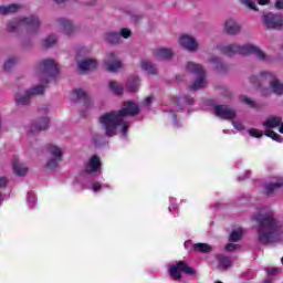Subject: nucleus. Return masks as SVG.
<instances>
[{"label": "nucleus", "mask_w": 283, "mask_h": 283, "mask_svg": "<svg viewBox=\"0 0 283 283\" xmlns=\"http://www.w3.org/2000/svg\"><path fill=\"white\" fill-rule=\"evenodd\" d=\"M253 230L256 233V240L260 244H280L283 242V221L275 218L271 210H260L258 214L252 216Z\"/></svg>", "instance_id": "f257e3e1"}, {"label": "nucleus", "mask_w": 283, "mask_h": 283, "mask_svg": "<svg viewBox=\"0 0 283 283\" xmlns=\"http://www.w3.org/2000/svg\"><path fill=\"white\" fill-rule=\"evenodd\" d=\"M138 114H140V107L136 102L129 101L122 109L111 111L102 115L99 123L108 138H113L118 132H120L122 138H127V129H129L132 123L125 118H127V116H138Z\"/></svg>", "instance_id": "f03ea898"}, {"label": "nucleus", "mask_w": 283, "mask_h": 283, "mask_svg": "<svg viewBox=\"0 0 283 283\" xmlns=\"http://www.w3.org/2000/svg\"><path fill=\"white\" fill-rule=\"evenodd\" d=\"M102 167L101 157L93 155L84 164V171L75 179V185H82V189H91L93 193H99L104 189H112L109 184L96 181V178L103 174Z\"/></svg>", "instance_id": "7ed1b4c3"}, {"label": "nucleus", "mask_w": 283, "mask_h": 283, "mask_svg": "<svg viewBox=\"0 0 283 283\" xmlns=\"http://www.w3.org/2000/svg\"><path fill=\"white\" fill-rule=\"evenodd\" d=\"M218 50L222 54H226V56H233L234 54H243L244 56L249 54H254L259 61H269V57L260 48L252 45V44H244V45H238V44H218Z\"/></svg>", "instance_id": "20e7f679"}, {"label": "nucleus", "mask_w": 283, "mask_h": 283, "mask_svg": "<svg viewBox=\"0 0 283 283\" xmlns=\"http://www.w3.org/2000/svg\"><path fill=\"white\" fill-rule=\"evenodd\" d=\"M191 105H193V98L191 96H182L179 98L172 97L170 98V106H165L163 109L167 112L168 116L171 118L174 127L180 129L182 125L178 123V115L176 114V109H185V107Z\"/></svg>", "instance_id": "39448f33"}, {"label": "nucleus", "mask_w": 283, "mask_h": 283, "mask_svg": "<svg viewBox=\"0 0 283 283\" xmlns=\"http://www.w3.org/2000/svg\"><path fill=\"white\" fill-rule=\"evenodd\" d=\"M21 28H25V30L34 34L39 32V28H41V21L39 18L31 15L30 18H17L10 21L7 25L8 32H17V30H21Z\"/></svg>", "instance_id": "423d86ee"}, {"label": "nucleus", "mask_w": 283, "mask_h": 283, "mask_svg": "<svg viewBox=\"0 0 283 283\" xmlns=\"http://www.w3.org/2000/svg\"><path fill=\"white\" fill-rule=\"evenodd\" d=\"M186 70L197 76V80L190 85V92H197V90H202V87H207V71L200 64H196L193 62H188L186 65Z\"/></svg>", "instance_id": "0eeeda50"}, {"label": "nucleus", "mask_w": 283, "mask_h": 283, "mask_svg": "<svg viewBox=\"0 0 283 283\" xmlns=\"http://www.w3.org/2000/svg\"><path fill=\"white\" fill-rule=\"evenodd\" d=\"M263 127H265V136L272 138L276 143H283V137L277 133L273 132L275 127H279L280 134H283V123L282 117L280 116H270L265 122L262 123Z\"/></svg>", "instance_id": "6e6552de"}, {"label": "nucleus", "mask_w": 283, "mask_h": 283, "mask_svg": "<svg viewBox=\"0 0 283 283\" xmlns=\"http://www.w3.org/2000/svg\"><path fill=\"white\" fill-rule=\"evenodd\" d=\"M41 72V83H50L52 78L59 76V64L52 59H46L42 61L39 65Z\"/></svg>", "instance_id": "1a4fd4ad"}, {"label": "nucleus", "mask_w": 283, "mask_h": 283, "mask_svg": "<svg viewBox=\"0 0 283 283\" xmlns=\"http://www.w3.org/2000/svg\"><path fill=\"white\" fill-rule=\"evenodd\" d=\"M45 92V87L43 85H36L27 90L24 94H17L15 95V103L17 105H30V97L31 96H40Z\"/></svg>", "instance_id": "9d476101"}, {"label": "nucleus", "mask_w": 283, "mask_h": 283, "mask_svg": "<svg viewBox=\"0 0 283 283\" xmlns=\"http://www.w3.org/2000/svg\"><path fill=\"white\" fill-rule=\"evenodd\" d=\"M170 277L175 280H181L182 275L180 273H186L187 275H193L195 271L189 268L186 262L180 261L177 264L169 265L168 268Z\"/></svg>", "instance_id": "9b49d317"}, {"label": "nucleus", "mask_w": 283, "mask_h": 283, "mask_svg": "<svg viewBox=\"0 0 283 283\" xmlns=\"http://www.w3.org/2000/svg\"><path fill=\"white\" fill-rule=\"evenodd\" d=\"M263 24L270 30H280L283 25L282 14L269 12L262 18Z\"/></svg>", "instance_id": "f8f14e48"}, {"label": "nucleus", "mask_w": 283, "mask_h": 283, "mask_svg": "<svg viewBox=\"0 0 283 283\" xmlns=\"http://www.w3.org/2000/svg\"><path fill=\"white\" fill-rule=\"evenodd\" d=\"M48 151L51 158L46 163V168L51 170L56 169V167H59V163L63 160V151L61 150V148L54 145H49Z\"/></svg>", "instance_id": "ddd939ff"}, {"label": "nucleus", "mask_w": 283, "mask_h": 283, "mask_svg": "<svg viewBox=\"0 0 283 283\" xmlns=\"http://www.w3.org/2000/svg\"><path fill=\"white\" fill-rule=\"evenodd\" d=\"M260 77L264 78L265 81H269L270 87L274 94H277L279 96H282L283 94V84L280 83V80L275 77V74L271 72H261Z\"/></svg>", "instance_id": "4468645a"}, {"label": "nucleus", "mask_w": 283, "mask_h": 283, "mask_svg": "<svg viewBox=\"0 0 283 283\" xmlns=\"http://www.w3.org/2000/svg\"><path fill=\"white\" fill-rule=\"evenodd\" d=\"M72 101L73 103H78V101H82L84 103V107L86 109H92V106L94 103L92 102V98L83 88H75L72 93Z\"/></svg>", "instance_id": "2eb2a0df"}, {"label": "nucleus", "mask_w": 283, "mask_h": 283, "mask_svg": "<svg viewBox=\"0 0 283 283\" xmlns=\"http://www.w3.org/2000/svg\"><path fill=\"white\" fill-rule=\"evenodd\" d=\"M214 114L223 120H233V118H235V109L228 105H217L214 107Z\"/></svg>", "instance_id": "dca6fc26"}, {"label": "nucleus", "mask_w": 283, "mask_h": 283, "mask_svg": "<svg viewBox=\"0 0 283 283\" xmlns=\"http://www.w3.org/2000/svg\"><path fill=\"white\" fill-rule=\"evenodd\" d=\"M104 64L106 70L112 73L118 72L120 67H123V63L120 60L116 59V54H114V52L107 54L106 59L104 60Z\"/></svg>", "instance_id": "f3484780"}, {"label": "nucleus", "mask_w": 283, "mask_h": 283, "mask_svg": "<svg viewBox=\"0 0 283 283\" xmlns=\"http://www.w3.org/2000/svg\"><path fill=\"white\" fill-rule=\"evenodd\" d=\"M120 36H123V39H129V36H132V31L127 28H124L120 30V33L108 32L106 33L105 39L107 43H118L120 41Z\"/></svg>", "instance_id": "a211bd4d"}, {"label": "nucleus", "mask_w": 283, "mask_h": 283, "mask_svg": "<svg viewBox=\"0 0 283 283\" xmlns=\"http://www.w3.org/2000/svg\"><path fill=\"white\" fill-rule=\"evenodd\" d=\"M179 44L181 48H185V50H188L189 52L198 50V42H196V39L189 35H181L179 38Z\"/></svg>", "instance_id": "6ab92c4d"}, {"label": "nucleus", "mask_w": 283, "mask_h": 283, "mask_svg": "<svg viewBox=\"0 0 283 283\" xmlns=\"http://www.w3.org/2000/svg\"><path fill=\"white\" fill-rule=\"evenodd\" d=\"M48 127H50V118H41L38 122L31 124L29 127V134H34V132H44V129H48Z\"/></svg>", "instance_id": "aec40b11"}, {"label": "nucleus", "mask_w": 283, "mask_h": 283, "mask_svg": "<svg viewBox=\"0 0 283 283\" xmlns=\"http://www.w3.org/2000/svg\"><path fill=\"white\" fill-rule=\"evenodd\" d=\"M240 30H242V27L238 21H235V19L230 18L226 21V32L228 34H238Z\"/></svg>", "instance_id": "412c9836"}, {"label": "nucleus", "mask_w": 283, "mask_h": 283, "mask_svg": "<svg viewBox=\"0 0 283 283\" xmlns=\"http://www.w3.org/2000/svg\"><path fill=\"white\" fill-rule=\"evenodd\" d=\"M78 70L80 72H90L92 70H96L98 63L96 62V60H83L81 62H78Z\"/></svg>", "instance_id": "4be33fe9"}, {"label": "nucleus", "mask_w": 283, "mask_h": 283, "mask_svg": "<svg viewBox=\"0 0 283 283\" xmlns=\"http://www.w3.org/2000/svg\"><path fill=\"white\" fill-rule=\"evenodd\" d=\"M282 187H283V181H282V179H279L274 184H265L263 187V191H264L265 196H273V193H275V191H277V189H282Z\"/></svg>", "instance_id": "5701e85b"}, {"label": "nucleus", "mask_w": 283, "mask_h": 283, "mask_svg": "<svg viewBox=\"0 0 283 283\" xmlns=\"http://www.w3.org/2000/svg\"><path fill=\"white\" fill-rule=\"evenodd\" d=\"M155 56L158 61H169L174 56V52L171 49H157L155 52Z\"/></svg>", "instance_id": "b1692460"}, {"label": "nucleus", "mask_w": 283, "mask_h": 283, "mask_svg": "<svg viewBox=\"0 0 283 283\" xmlns=\"http://www.w3.org/2000/svg\"><path fill=\"white\" fill-rule=\"evenodd\" d=\"M12 167L15 176H25V174H28V167H24L23 164L19 163L17 157L12 160Z\"/></svg>", "instance_id": "393cba45"}, {"label": "nucleus", "mask_w": 283, "mask_h": 283, "mask_svg": "<svg viewBox=\"0 0 283 283\" xmlns=\"http://www.w3.org/2000/svg\"><path fill=\"white\" fill-rule=\"evenodd\" d=\"M59 23H60V25L62 28V32L64 34H69L70 35V34H72L74 32V25L72 24V21H70V20H67L65 18H61L59 20Z\"/></svg>", "instance_id": "a878e982"}, {"label": "nucleus", "mask_w": 283, "mask_h": 283, "mask_svg": "<svg viewBox=\"0 0 283 283\" xmlns=\"http://www.w3.org/2000/svg\"><path fill=\"white\" fill-rule=\"evenodd\" d=\"M140 86V77L134 75L132 76L127 84H126V90L128 92H138V87Z\"/></svg>", "instance_id": "bb28decb"}, {"label": "nucleus", "mask_w": 283, "mask_h": 283, "mask_svg": "<svg viewBox=\"0 0 283 283\" xmlns=\"http://www.w3.org/2000/svg\"><path fill=\"white\" fill-rule=\"evenodd\" d=\"M142 70L148 74H158V69L147 60H142Z\"/></svg>", "instance_id": "cd10ccee"}, {"label": "nucleus", "mask_w": 283, "mask_h": 283, "mask_svg": "<svg viewBox=\"0 0 283 283\" xmlns=\"http://www.w3.org/2000/svg\"><path fill=\"white\" fill-rule=\"evenodd\" d=\"M20 8L19 4L0 6V14H14Z\"/></svg>", "instance_id": "c85d7f7f"}, {"label": "nucleus", "mask_w": 283, "mask_h": 283, "mask_svg": "<svg viewBox=\"0 0 283 283\" xmlns=\"http://www.w3.org/2000/svg\"><path fill=\"white\" fill-rule=\"evenodd\" d=\"M193 251H198L199 253H211L213 248L207 243H195L192 245Z\"/></svg>", "instance_id": "c756f323"}, {"label": "nucleus", "mask_w": 283, "mask_h": 283, "mask_svg": "<svg viewBox=\"0 0 283 283\" xmlns=\"http://www.w3.org/2000/svg\"><path fill=\"white\" fill-rule=\"evenodd\" d=\"M218 262L219 269H223V271H227V269L231 268L232 264L231 256L226 255H220Z\"/></svg>", "instance_id": "7c9ffc66"}, {"label": "nucleus", "mask_w": 283, "mask_h": 283, "mask_svg": "<svg viewBox=\"0 0 283 283\" xmlns=\"http://www.w3.org/2000/svg\"><path fill=\"white\" fill-rule=\"evenodd\" d=\"M243 234H244V230H242L241 228H238L230 233L229 240L230 242H240V240H242Z\"/></svg>", "instance_id": "2f4dec72"}, {"label": "nucleus", "mask_w": 283, "mask_h": 283, "mask_svg": "<svg viewBox=\"0 0 283 283\" xmlns=\"http://www.w3.org/2000/svg\"><path fill=\"white\" fill-rule=\"evenodd\" d=\"M169 202L170 205L168 207V211L169 213H172V216H175L176 218V216H178V203H176V198L170 197Z\"/></svg>", "instance_id": "473e14b6"}, {"label": "nucleus", "mask_w": 283, "mask_h": 283, "mask_svg": "<svg viewBox=\"0 0 283 283\" xmlns=\"http://www.w3.org/2000/svg\"><path fill=\"white\" fill-rule=\"evenodd\" d=\"M27 202H28V207H30V209H34V207H36V196L32 191L28 192Z\"/></svg>", "instance_id": "72a5a7b5"}, {"label": "nucleus", "mask_w": 283, "mask_h": 283, "mask_svg": "<svg viewBox=\"0 0 283 283\" xmlns=\"http://www.w3.org/2000/svg\"><path fill=\"white\" fill-rule=\"evenodd\" d=\"M56 35H49L46 39L43 40V48H52V45H56Z\"/></svg>", "instance_id": "f704fd0d"}, {"label": "nucleus", "mask_w": 283, "mask_h": 283, "mask_svg": "<svg viewBox=\"0 0 283 283\" xmlns=\"http://www.w3.org/2000/svg\"><path fill=\"white\" fill-rule=\"evenodd\" d=\"M109 88L117 96H120L123 94V86L116 82H109Z\"/></svg>", "instance_id": "c9c22d12"}, {"label": "nucleus", "mask_w": 283, "mask_h": 283, "mask_svg": "<svg viewBox=\"0 0 283 283\" xmlns=\"http://www.w3.org/2000/svg\"><path fill=\"white\" fill-rule=\"evenodd\" d=\"M210 62L214 65V69L218 70V72H224V65L218 57H212Z\"/></svg>", "instance_id": "e433bc0d"}, {"label": "nucleus", "mask_w": 283, "mask_h": 283, "mask_svg": "<svg viewBox=\"0 0 283 283\" xmlns=\"http://www.w3.org/2000/svg\"><path fill=\"white\" fill-rule=\"evenodd\" d=\"M17 64V59L11 57L4 63V71L10 72Z\"/></svg>", "instance_id": "4c0bfd02"}, {"label": "nucleus", "mask_w": 283, "mask_h": 283, "mask_svg": "<svg viewBox=\"0 0 283 283\" xmlns=\"http://www.w3.org/2000/svg\"><path fill=\"white\" fill-rule=\"evenodd\" d=\"M243 6H247L250 10L258 11V4H255V0H241Z\"/></svg>", "instance_id": "58836bf2"}, {"label": "nucleus", "mask_w": 283, "mask_h": 283, "mask_svg": "<svg viewBox=\"0 0 283 283\" xmlns=\"http://www.w3.org/2000/svg\"><path fill=\"white\" fill-rule=\"evenodd\" d=\"M240 101L241 103H244L245 105H249L250 107H255V102H253L252 99H250L249 97L241 95L240 96Z\"/></svg>", "instance_id": "ea45409f"}, {"label": "nucleus", "mask_w": 283, "mask_h": 283, "mask_svg": "<svg viewBox=\"0 0 283 283\" xmlns=\"http://www.w3.org/2000/svg\"><path fill=\"white\" fill-rule=\"evenodd\" d=\"M250 136H252L253 138H262V132H260V129L258 128H251L249 130Z\"/></svg>", "instance_id": "a19ab883"}, {"label": "nucleus", "mask_w": 283, "mask_h": 283, "mask_svg": "<svg viewBox=\"0 0 283 283\" xmlns=\"http://www.w3.org/2000/svg\"><path fill=\"white\" fill-rule=\"evenodd\" d=\"M232 125L238 132H244V124H242V122L232 120Z\"/></svg>", "instance_id": "79ce46f5"}, {"label": "nucleus", "mask_w": 283, "mask_h": 283, "mask_svg": "<svg viewBox=\"0 0 283 283\" xmlns=\"http://www.w3.org/2000/svg\"><path fill=\"white\" fill-rule=\"evenodd\" d=\"M235 249H238V244L228 243V244L226 245V251H228V252H233V251H235Z\"/></svg>", "instance_id": "37998d69"}, {"label": "nucleus", "mask_w": 283, "mask_h": 283, "mask_svg": "<svg viewBox=\"0 0 283 283\" xmlns=\"http://www.w3.org/2000/svg\"><path fill=\"white\" fill-rule=\"evenodd\" d=\"M184 247L187 249V251H193V243H191L190 240L185 241Z\"/></svg>", "instance_id": "c03bdc74"}, {"label": "nucleus", "mask_w": 283, "mask_h": 283, "mask_svg": "<svg viewBox=\"0 0 283 283\" xmlns=\"http://www.w3.org/2000/svg\"><path fill=\"white\" fill-rule=\"evenodd\" d=\"M251 176V171L247 170L244 176L237 177V180L240 182L242 180H247Z\"/></svg>", "instance_id": "a18cd8bd"}, {"label": "nucleus", "mask_w": 283, "mask_h": 283, "mask_svg": "<svg viewBox=\"0 0 283 283\" xmlns=\"http://www.w3.org/2000/svg\"><path fill=\"white\" fill-rule=\"evenodd\" d=\"M153 101H154V96L146 97L144 101L145 107H149V105H151Z\"/></svg>", "instance_id": "49530a36"}, {"label": "nucleus", "mask_w": 283, "mask_h": 283, "mask_svg": "<svg viewBox=\"0 0 283 283\" xmlns=\"http://www.w3.org/2000/svg\"><path fill=\"white\" fill-rule=\"evenodd\" d=\"M274 8L276 10H283V0H276Z\"/></svg>", "instance_id": "de8ad7c7"}, {"label": "nucleus", "mask_w": 283, "mask_h": 283, "mask_svg": "<svg viewBox=\"0 0 283 283\" xmlns=\"http://www.w3.org/2000/svg\"><path fill=\"white\" fill-rule=\"evenodd\" d=\"M101 140H103L102 136L94 137V145L101 147Z\"/></svg>", "instance_id": "09e8293b"}, {"label": "nucleus", "mask_w": 283, "mask_h": 283, "mask_svg": "<svg viewBox=\"0 0 283 283\" xmlns=\"http://www.w3.org/2000/svg\"><path fill=\"white\" fill-rule=\"evenodd\" d=\"M6 185H8V178L0 177V187H6Z\"/></svg>", "instance_id": "8fccbe9b"}, {"label": "nucleus", "mask_w": 283, "mask_h": 283, "mask_svg": "<svg viewBox=\"0 0 283 283\" xmlns=\"http://www.w3.org/2000/svg\"><path fill=\"white\" fill-rule=\"evenodd\" d=\"M271 0H259V6H269Z\"/></svg>", "instance_id": "3c124183"}, {"label": "nucleus", "mask_w": 283, "mask_h": 283, "mask_svg": "<svg viewBox=\"0 0 283 283\" xmlns=\"http://www.w3.org/2000/svg\"><path fill=\"white\" fill-rule=\"evenodd\" d=\"M275 273H277L276 269H268V274L269 275H275Z\"/></svg>", "instance_id": "603ef678"}, {"label": "nucleus", "mask_w": 283, "mask_h": 283, "mask_svg": "<svg viewBox=\"0 0 283 283\" xmlns=\"http://www.w3.org/2000/svg\"><path fill=\"white\" fill-rule=\"evenodd\" d=\"M250 82L251 83H258V76L253 75L251 78H250Z\"/></svg>", "instance_id": "864d4df0"}, {"label": "nucleus", "mask_w": 283, "mask_h": 283, "mask_svg": "<svg viewBox=\"0 0 283 283\" xmlns=\"http://www.w3.org/2000/svg\"><path fill=\"white\" fill-rule=\"evenodd\" d=\"M234 167H237V169H238V167H240V160H238V161L235 163Z\"/></svg>", "instance_id": "5fc2aeb1"}, {"label": "nucleus", "mask_w": 283, "mask_h": 283, "mask_svg": "<svg viewBox=\"0 0 283 283\" xmlns=\"http://www.w3.org/2000/svg\"><path fill=\"white\" fill-rule=\"evenodd\" d=\"M263 283H273L271 279H266Z\"/></svg>", "instance_id": "6e6d98bb"}, {"label": "nucleus", "mask_w": 283, "mask_h": 283, "mask_svg": "<svg viewBox=\"0 0 283 283\" xmlns=\"http://www.w3.org/2000/svg\"><path fill=\"white\" fill-rule=\"evenodd\" d=\"M65 0H55V3H63Z\"/></svg>", "instance_id": "4d7b16f0"}, {"label": "nucleus", "mask_w": 283, "mask_h": 283, "mask_svg": "<svg viewBox=\"0 0 283 283\" xmlns=\"http://www.w3.org/2000/svg\"><path fill=\"white\" fill-rule=\"evenodd\" d=\"M133 21H138V17L133 15Z\"/></svg>", "instance_id": "13d9d810"}, {"label": "nucleus", "mask_w": 283, "mask_h": 283, "mask_svg": "<svg viewBox=\"0 0 283 283\" xmlns=\"http://www.w3.org/2000/svg\"><path fill=\"white\" fill-rule=\"evenodd\" d=\"M223 134H231V130L224 129V130H223Z\"/></svg>", "instance_id": "bf43d9fd"}, {"label": "nucleus", "mask_w": 283, "mask_h": 283, "mask_svg": "<svg viewBox=\"0 0 283 283\" xmlns=\"http://www.w3.org/2000/svg\"><path fill=\"white\" fill-rule=\"evenodd\" d=\"M216 209H220V203H217V205H216Z\"/></svg>", "instance_id": "052dcab7"}, {"label": "nucleus", "mask_w": 283, "mask_h": 283, "mask_svg": "<svg viewBox=\"0 0 283 283\" xmlns=\"http://www.w3.org/2000/svg\"><path fill=\"white\" fill-rule=\"evenodd\" d=\"M88 6H94V2L88 3Z\"/></svg>", "instance_id": "680f3d73"}, {"label": "nucleus", "mask_w": 283, "mask_h": 283, "mask_svg": "<svg viewBox=\"0 0 283 283\" xmlns=\"http://www.w3.org/2000/svg\"><path fill=\"white\" fill-rule=\"evenodd\" d=\"M44 114H48V109H44Z\"/></svg>", "instance_id": "e2e57ef3"}, {"label": "nucleus", "mask_w": 283, "mask_h": 283, "mask_svg": "<svg viewBox=\"0 0 283 283\" xmlns=\"http://www.w3.org/2000/svg\"><path fill=\"white\" fill-rule=\"evenodd\" d=\"M81 115H82L83 117H85V114H84V113H81Z\"/></svg>", "instance_id": "0e129e2a"}, {"label": "nucleus", "mask_w": 283, "mask_h": 283, "mask_svg": "<svg viewBox=\"0 0 283 283\" xmlns=\"http://www.w3.org/2000/svg\"><path fill=\"white\" fill-rule=\"evenodd\" d=\"M281 262H282V264H283V256L281 258Z\"/></svg>", "instance_id": "69168bd1"}, {"label": "nucleus", "mask_w": 283, "mask_h": 283, "mask_svg": "<svg viewBox=\"0 0 283 283\" xmlns=\"http://www.w3.org/2000/svg\"><path fill=\"white\" fill-rule=\"evenodd\" d=\"M282 182H283V179H282Z\"/></svg>", "instance_id": "338daca9"}]
</instances>
